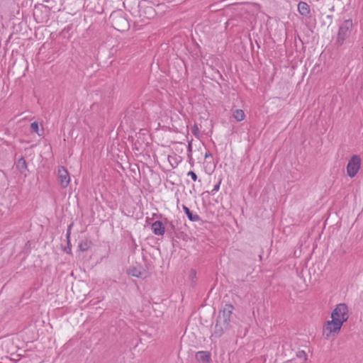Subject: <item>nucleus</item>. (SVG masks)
<instances>
[{"label": "nucleus", "mask_w": 363, "mask_h": 363, "mask_svg": "<svg viewBox=\"0 0 363 363\" xmlns=\"http://www.w3.org/2000/svg\"><path fill=\"white\" fill-rule=\"evenodd\" d=\"M233 310L234 306L232 304H225L218 313L212 336L220 337L230 328Z\"/></svg>", "instance_id": "f257e3e1"}, {"label": "nucleus", "mask_w": 363, "mask_h": 363, "mask_svg": "<svg viewBox=\"0 0 363 363\" xmlns=\"http://www.w3.org/2000/svg\"><path fill=\"white\" fill-rule=\"evenodd\" d=\"M109 21L112 27L119 32H125L130 28L126 14L122 10L113 11L109 16Z\"/></svg>", "instance_id": "f03ea898"}, {"label": "nucleus", "mask_w": 363, "mask_h": 363, "mask_svg": "<svg viewBox=\"0 0 363 363\" xmlns=\"http://www.w3.org/2000/svg\"><path fill=\"white\" fill-rule=\"evenodd\" d=\"M46 4H38L35 5L33 16L39 23L46 22L49 20L50 12L55 7L54 0H44Z\"/></svg>", "instance_id": "7ed1b4c3"}, {"label": "nucleus", "mask_w": 363, "mask_h": 363, "mask_svg": "<svg viewBox=\"0 0 363 363\" xmlns=\"http://www.w3.org/2000/svg\"><path fill=\"white\" fill-rule=\"evenodd\" d=\"M353 28V23L351 18L345 20L339 26L335 45L337 47L342 46L350 37Z\"/></svg>", "instance_id": "20e7f679"}, {"label": "nucleus", "mask_w": 363, "mask_h": 363, "mask_svg": "<svg viewBox=\"0 0 363 363\" xmlns=\"http://www.w3.org/2000/svg\"><path fill=\"white\" fill-rule=\"evenodd\" d=\"M343 321H340L336 318H332L331 320H328L323 326V335L326 336V337H329V336L332 334H337L342 325H343Z\"/></svg>", "instance_id": "39448f33"}, {"label": "nucleus", "mask_w": 363, "mask_h": 363, "mask_svg": "<svg viewBox=\"0 0 363 363\" xmlns=\"http://www.w3.org/2000/svg\"><path fill=\"white\" fill-rule=\"evenodd\" d=\"M361 167V158L357 155H354L350 159L347 165V175L352 178L354 177L359 170Z\"/></svg>", "instance_id": "423d86ee"}, {"label": "nucleus", "mask_w": 363, "mask_h": 363, "mask_svg": "<svg viewBox=\"0 0 363 363\" xmlns=\"http://www.w3.org/2000/svg\"><path fill=\"white\" fill-rule=\"evenodd\" d=\"M333 318L346 322L349 318L347 306L345 303L337 304L331 313V318Z\"/></svg>", "instance_id": "0eeeda50"}, {"label": "nucleus", "mask_w": 363, "mask_h": 363, "mask_svg": "<svg viewBox=\"0 0 363 363\" xmlns=\"http://www.w3.org/2000/svg\"><path fill=\"white\" fill-rule=\"evenodd\" d=\"M57 177L60 186L63 189L67 187L70 182V177L65 167L60 166L57 170Z\"/></svg>", "instance_id": "6e6552de"}, {"label": "nucleus", "mask_w": 363, "mask_h": 363, "mask_svg": "<svg viewBox=\"0 0 363 363\" xmlns=\"http://www.w3.org/2000/svg\"><path fill=\"white\" fill-rule=\"evenodd\" d=\"M196 359L199 363H212L211 352L208 351L197 352Z\"/></svg>", "instance_id": "1a4fd4ad"}, {"label": "nucleus", "mask_w": 363, "mask_h": 363, "mask_svg": "<svg viewBox=\"0 0 363 363\" xmlns=\"http://www.w3.org/2000/svg\"><path fill=\"white\" fill-rule=\"evenodd\" d=\"M151 229L156 235H163L165 233V227L160 220L155 221L151 225Z\"/></svg>", "instance_id": "9d476101"}, {"label": "nucleus", "mask_w": 363, "mask_h": 363, "mask_svg": "<svg viewBox=\"0 0 363 363\" xmlns=\"http://www.w3.org/2000/svg\"><path fill=\"white\" fill-rule=\"evenodd\" d=\"M298 11L303 16H309L311 13V9L308 4L304 1H300L298 4Z\"/></svg>", "instance_id": "9b49d317"}, {"label": "nucleus", "mask_w": 363, "mask_h": 363, "mask_svg": "<svg viewBox=\"0 0 363 363\" xmlns=\"http://www.w3.org/2000/svg\"><path fill=\"white\" fill-rule=\"evenodd\" d=\"M182 208L190 221L196 222L200 220V217L197 213H194L187 206H182Z\"/></svg>", "instance_id": "f8f14e48"}, {"label": "nucleus", "mask_w": 363, "mask_h": 363, "mask_svg": "<svg viewBox=\"0 0 363 363\" xmlns=\"http://www.w3.org/2000/svg\"><path fill=\"white\" fill-rule=\"evenodd\" d=\"M139 16L142 17H146L147 18H151L155 15V11L152 6H147L144 10V15H143L142 11L140 10L139 11Z\"/></svg>", "instance_id": "ddd939ff"}, {"label": "nucleus", "mask_w": 363, "mask_h": 363, "mask_svg": "<svg viewBox=\"0 0 363 363\" xmlns=\"http://www.w3.org/2000/svg\"><path fill=\"white\" fill-rule=\"evenodd\" d=\"M16 168L21 173H24L26 170L27 169V163L24 157H21L17 163H16Z\"/></svg>", "instance_id": "4468645a"}, {"label": "nucleus", "mask_w": 363, "mask_h": 363, "mask_svg": "<svg viewBox=\"0 0 363 363\" xmlns=\"http://www.w3.org/2000/svg\"><path fill=\"white\" fill-rule=\"evenodd\" d=\"M245 113L242 109H236L233 112V117L237 121H242L245 119Z\"/></svg>", "instance_id": "2eb2a0df"}, {"label": "nucleus", "mask_w": 363, "mask_h": 363, "mask_svg": "<svg viewBox=\"0 0 363 363\" xmlns=\"http://www.w3.org/2000/svg\"><path fill=\"white\" fill-rule=\"evenodd\" d=\"M91 247V242L88 240H82L78 245L80 251L85 252L88 250Z\"/></svg>", "instance_id": "dca6fc26"}, {"label": "nucleus", "mask_w": 363, "mask_h": 363, "mask_svg": "<svg viewBox=\"0 0 363 363\" xmlns=\"http://www.w3.org/2000/svg\"><path fill=\"white\" fill-rule=\"evenodd\" d=\"M129 274H131L133 277H135L138 278L143 277V273L141 272V270L137 269L136 267H133L130 269Z\"/></svg>", "instance_id": "f3484780"}, {"label": "nucleus", "mask_w": 363, "mask_h": 363, "mask_svg": "<svg viewBox=\"0 0 363 363\" xmlns=\"http://www.w3.org/2000/svg\"><path fill=\"white\" fill-rule=\"evenodd\" d=\"M30 130L31 132H34L37 133L38 135H40V134L39 133V125L38 122L35 121L30 124Z\"/></svg>", "instance_id": "a211bd4d"}, {"label": "nucleus", "mask_w": 363, "mask_h": 363, "mask_svg": "<svg viewBox=\"0 0 363 363\" xmlns=\"http://www.w3.org/2000/svg\"><path fill=\"white\" fill-rule=\"evenodd\" d=\"M72 225H73L72 223L70 224L68 226L67 232H66V238H67V245L70 244V235H71V230H72Z\"/></svg>", "instance_id": "6ab92c4d"}, {"label": "nucleus", "mask_w": 363, "mask_h": 363, "mask_svg": "<svg viewBox=\"0 0 363 363\" xmlns=\"http://www.w3.org/2000/svg\"><path fill=\"white\" fill-rule=\"evenodd\" d=\"M221 181H219L216 185H214L213 189L211 191L212 195L215 194L220 189Z\"/></svg>", "instance_id": "aec40b11"}, {"label": "nucleus", "mask_w": 363, "mask_h": 363, "mask_svg": "<svg viewBox=\"0 0 363 363\" xmlns=\"http://www.w3.org/2000/svg\"><path fill=\"white\" fill-rule=\"evenodd\" d=\"M167 230H170L172 231H174L175 230V225L174 224V223L172 221H167Z\"/></svg>", "instance_id": "412c9836"}, {"label": "nucleus", "mask_w": 363, "mask_h": 363, "mask_svg": "<svg viewBox=\"0 0 363 363\" xmlns=\"http://www.w3.org/2000/svg\"><path fill=\"white\" fill-rule=\"evenodd\" d=\"M187 175H188V176H189V177H191V178L194 182H196V181L197 180V179H198L196 174L194 172H193V171H189V172L187 173Z\"/></svg>", "instance_id": "4be33fe9"}, {"label": "nucleus", "mask_w": 363, "mask_h": 363, "mask_svg": "<svg viewBox=\"0 0 363 363\" xmlns=\"http://www.w3.org/2000/svg\"><path fill=\"white\" fill-rule=\"evenodd\" d=\"M191 151H192L191 143H189V145H188V152H189L188 158L189 159V161L193 160V158H192V156H191Z\"/></svg>", "instance_id": "5701e85b"}, {"label": "nucleus", "mask_w": 363, "mask_h": 363, "mask_svg": "<svg viewBox=\"0 0 363 363\" xmlns=\"http://www.w3.org/2000/svg\"><path fill=\"white\" fill-rule=\"evenodd\" d=\"M189 277L193 279L194 277H196V271L194 269H191V272H190V274H189Z\"/></svg>", "instance_id": "b1692460"}, {"label": "nucleus", "mask_w": 363, "mask_h": 363, "mask_svg": "<svg viewBox=\"0 0 363 363\" xmlns=\"http://www.w3.org/2000/svg\"><path fill=\"white\" fill-rule=\"evenodd\" d=\"M67 247L65 249V251L69 254L71 252V247H70V244L69 245H67Z\"/></svg>", "instance_id": "393cba45"}, {"label": "nucleus", "mask_w": 363, "mask_h": 363, "mask_svg": "<svg viewBox=\"0 0 363 363\" xmlns=\"http://www.w3.org/2000/svg\"><path fill=\"white\" fill-rule=\"evenodd\" d=\"M211 157H212V154L210 152H206L204 155V157L206 159Z\"/></svg>", "instance_id": "a878e982"}, {"label": "nucleus", "mask_w": 363, "mask_h": 363, "mask_svg": "<svg viewBox=\"0 0 363 363\" xmlns=\"http://www.w3.org/2000/svg\"><path fill=\"white\" fill-rule=\"evenodd\" d=\"M40 15L44 16L45 15V9H42V11L39 13Z\"/></svg>", "instance_id": "bb28decb"}, {"label": "nucleus", "mask_w": 363, "mask_h": 363, "mask_svg": "<svg viewBox=\"0 0 363 363\" xmlns=\"http://www.w3.org/2000/svg\"><path fill=\"white\" fill-rule=\"evenodd\" d=\"M198 130V128L196 126L194 127L193 132L195 133V131Z\"/></svg>", "instance_id": "cd10ccee"}, {"label": "nucleus", "mask_w": 363, "mask_h": 363, "mask_svg": "<svg viewBox=\"0 0 363 363\" xmlns=\"http://www.w3.org/2000/svg\"><path fill=\"white\" fill-rule=\"evenodd\" d=\"M301 352H302V353H301V355H303V353L304 354V355H306V354H305L304 351H302Z\"/></svg>", "instance_id": "c85d7f7f"}, {"label": "nucleus", "mask_w": 363, "mask_h": 363, "mask_svg": "<svg viewBox=\"0 0 363 363\" xmlns=\"http://www.w3.org/2000/svg\"><path fill=\"white\" fill-rule=\"evenodd\" d=\"M301 352H302V353H301V355H303V353L304 354V355H306V354H305L304 351H302Z\"/></svg>", "instance_id": "c756f323"}]
</instances>
